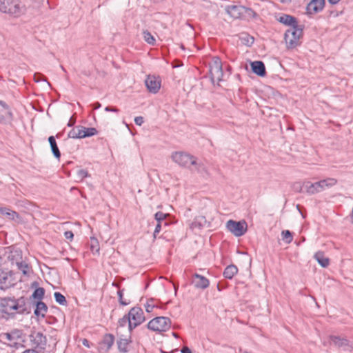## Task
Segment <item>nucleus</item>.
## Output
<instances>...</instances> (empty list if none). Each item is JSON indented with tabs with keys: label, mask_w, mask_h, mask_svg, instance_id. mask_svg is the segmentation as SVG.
I'll list each match as a JSON object with an SVG mask.
<instances>
[{
	"label": "nucleus",
	"mask_w": 353,
	"mask_h": 353,
	"mask_svg": "<svg viewBox=\"0 0 353 353\" xmlns=\"http://www.w3.org/2000/svg\"><path fill=\"white\" fill-rule=\"evenodd\" d=\"M0 312L6 320L15 319L17 314L25 315L31 312V307L24 296L18 299L3 297L0 299Z\"/></svg>",
	"instance_id": "nucleus-1"
},
{
	"label": "nucleus",
	"mask_w": 353,
	"mask_h": 353,
	"mask_svg": "<svg viewBox=\"0 0 353 353\" xmlns=\"http://www.w3.org/2000/svg\"><path fill=\"white\" fill-rule=\"evenodd\" d=\"M303 25H297L290 28L284 34V39L288 49H293L301 45L300 39L303 34Z\"/></svg>",
	"instance_id": "nucleus-2"
},
{
	"label": "nucleus",
	"mask_w": 353,
	"mask_h": 353,
	"mask_svg": "<svg viewBox=\"0 0 353 353\" xmlns=\"http://www.w3.org/2000/svg\"><path fill=\"white\" fill-rule=\"evenodd\" d=\"M0 11L18 17L26 12V8L17 0H0Z\"/></svg>",
	"instance_id": "nucleus-3"
},
{
	"label": "nucleus",
	"mask_w": 353,
	"mask_h": 353,
	"mask_svg": "<svg viewBox=\"0 0 353 353\" xmlns=\"http://www.w3.org/2000/svg\"><path fill=\"white\" fill-rule=\"evenodd\" d=\"M210 75L213 83L216 81L218 83L223 80V72L221 60L218 57H214L212 62L209 64Z\"/></svg>",
	"instance_id": "nucleus-4"
},
{
	"label": "nucleus",
	"mask_w": 353,
	"mask_h": 353,
	"mask_svg": "<svg viewBox=\"0 0 353 353\" xmlns=\"http://www.w3.org/2000/svg\"><path fill=\"white\" fill-rule=\"evenodd\" d=\"M148 328L155 332H162L168 330L171 326V321L168 317L158 316L150 321Z\"/></svg>",
	"instance_id": "nucleus-5"
},
{
	"label": "nucleus",
	"mask_w": 353,
	"mask_h": 353,
	"mask_svg": "<svg viewBox=\"0 0 353 353\" xmlns=\"http://www.w3.org/2000/svg\"><path fill=\"white\" fill-rule=\"evenodd\" d=\"M171 157L174 162L183 168H190V164H196V157L185 152H174Z\"/></svg>",
	"instance_id": "nucleus-6"
},
{
	"label": "nucleus",
	"mask_w": 353,
	"mask_h": 353,
	"mask_svg": "<svg viewBox=\"0 0 353 353\" xmlns=\"http://www.w3.org/2000/svg\"><path fill=\"white\" fill-rule=\"evenodd\" d=\"M130 321V333L140 325L144 321L145 316L143 310L140 307H134L128 313Z\"/></svg>",
	"instance_id": "nucleus-7"
},
{
	"label": "nucleus",
	"mask_w": 353,
	"mask_h": 353,
	"mask_svg": "<svg viewBox=\"0 0 353 353\" xmlns=\"http://www.w3.org/2000/svg\"><path fill=\"white\" fill-rule=\"evenodd\" d=\"M30 341L34 350L37 349L39 352L44 351L47 345L46 336L41 332L31 330L29 335Z\"/></svg>",
	"instance_id": "nucleus-8"
},
{
	"label": "nucleus",
	"mask_w": 353,
	"mask_h": 353,
	"mask_svg": "<svg viewBox=\"0 0 353 353\" xmlns=\"http://www.w3.org/2000/svg\"><path fill=\"white\" fill-rule=\"evenodd\" d=\"M9 259L12 264L15 263L18 270L21 271L23 275H29L30 267L26 262L21 260L22 255L21 250H15L12 252L11 254L9 256Z\"/></svg>",
	"instance_id": "nucleus-9"
},
{
	"label": "nucleus",
	"mask_w": 353,
	"mask_h": 353,
	"mask_svg": "<svg viewBox=\"0 0 353 353\" xmlns=\"http://www.w3.org/2000/svg\"><path fill=\"white\" fill-rule=\"evenodd\" d=\"M226 227L236 236H243L247 230V223L245 221L229 220L226 223Z\"/></svg>",
	"instance_id": "nucleus-10"
},
{
	"label": "nucleus",
	"mask_w": 353,
	"mask_h": 353,
	"mask_svg": "<svg viewBox=\"0 0 353 353\" xmlns=\"http://www.w3.org/2000/svg\"><path fill=\"white\" fill-rule=\"evenodd\" d=\"M329 339L330 343L339 349L344 351H351L353 349V343L345 337L331 335Z\"/></svg>",
	"instance_id": "nucleus-11"
},
{
	"label": "nucleus",
	"mask_w": 353,
	"mask_h": 353,
	"mask_svg": "<svg viewBox=\"0 0 353 353\" xmlns=\"http://www.w3.org/2000/svg\"><path fill=\"white\" fill-rule=\"evenodd\" d=\"M16 281L12 271L0 270V289L5 290L14 285Z\"/></svg>",
	"instance_id": "nucleus-12"
},
{
	"label": "nucleus",
	"mask_w": 353,
	"mask_h": 353,
	"mask_svg": "<svg viewBox=\"0 0 353 353\" xmlns=\"http://www.w3.org/2000/svg\"><path fill=\"white\" fill-rule=\"evenodd\" d=\"M23 331L21 330L14 329L10 332L2 333L0 334V337L3 340H6L9 342L10 346H14L18 343L17 341L21 339L23 336Z\"/></svg>",
	"instance_id": "nucleus-13"
},
{
	"label": "nucleus",
	"mask_w": 353,
	"mask_h": 353,
	"mask_svg": "<svg viewBox=\"0 0 353 353\" xmlns=\"http://www.w3.org/2000/svg\"><path fill=\"white\" fill-rule=\"evenodd\" d=\"M14 119V115L6 102L0 101V122L3 123H11Z\"/></svg>",
	"instance_id": "nucleus-14"
},
{
	"label": "nucleus",
	"mask_w": 353,
	"mask_h": 353,
	"mask_svg": "<svg viewBox=\"0 0 353 353\" xmlns=\"http://www.w3.org/2000/svg\"><path fill=\"white\" fill-rule=\"evenodd\" d=\"M325 2V0H312L306 6L307 14L312 15L323 10Z\"/></svg>",
	"instance_id": "nucleus-15"
},
{
	"label": "nucleus",
	"mask_w": 353,
	"mask_h": 353,
	"mask_svg": "<svg viewBox=\"0 0 353 353\" xmlns=\"http://www.w3.org/2000/svg\"><path fill=\"white\" fill-rule=\"evenodd\" d=\"M300 191H303L310 195H312L322 192V190L321 188V183H319V181L315 183L305 181L303 183L302 186L301 187Z\"/></svg>",
	"instance_id": "nucleus-16"
},
{
	"label": "nucleus",
	"mask_w": 353,
	"mask_h": 353,
	"mask_svg": "<svg viewBox=\"0 0 353 353\" xmlns=\"http://www.w3.org/2000/svg\"><path fill=\"white\" fill-rule=\"evenodd\" d=\"M192 283L196 289L205 290L209 287L210 281L204 276L194 273Z\"/></svg>",
	"instance_id": "nucleus-17"
},
{
	"label": "nucleus",
	"mask_w": 353,
	"mask_h": 353,
	"mask_svg": "<svg viewBox=\"0 0 353 353\" xmlns=\"http://www.w3.org/2000/svg\"><path fill=\"white\" fill-rule=\"evenodd\" d=\"M145 83L149 92L154 94L157 93L161 88V81L154 76L148 75Z\"/></svg>",
	"instance_id": "nucleus-18"
},
{
	"label": "nucleus",
	"mask_w": 353,
	"mask_h": 353,
	"mask_svg": "<svg viewBox=\"0 0 353 353\" xmlns=\"http://www.w3.org/2000/svg\"><path fill=\"white\" fill-rule=\"evenodd\" d=\"M0 214L10 221L21 222L22 218L18 212L7 207H0Z\"/></svg>",
	"instance_id": "nucleus-19"
},
{
	"label": "nucleus",
	"mask_w": 353,
	"mask_h": 353,
	"mask_svg": "<svg viewBox=\"0 0 353 353\" xmlns=\"http://www.w3.org/2000/svg\"><path fill=\"white\" fill-rule=\"evenodd\" d=\"M243 6L238 5L228 6L225 10L234 19H243Z\"/></svg>",
	"instance_id": "nucleus-20"
},
{
	"label": "nucleus",
	"mask_w": 353,
	"mask_h": 353,
	"mask_svg": "<svg viewBox=\"0 0 353 353\" xmlns=\"http://www.w3.org/2000/svg\"><path fill=\"white\" fill-rule=\"evenodd\" d=\"M252 71L259 77H263L266 75L265 66L263 61H255L251 63Z\"/></svg>",
	"instance_id": "nucleus-21"
},
{
	"label": "nucleus",
	"mask_w": 353,
	"mask_h": 353,
	"mask_svg": "<svg viewBox=\"0 0 353 353\" xmlns=\"http://www.w3.org/2000/svg\"><path fill=\"white\" fill-rule=\"evenodd\" d=\"M278 21L284 25L290 26V28L298 25L296 17L286 14H283L280 16Z\"/></svg>",
	"instance_id": "nucleus-22"
},
{
	"label": "nucleus",
	"mask_w": 353,
	"mask_h": 353,
	"mask_svg": "<svg viewBox=\"0 0 353 353\" xmlns=\"http://www.w3.org/2000/svg\"><path fill=\"white\" fill-rule=\"evenodd\" d=\"M48 312V307L46 304L42 301H37L36 303V307L34 311L35 316L44 318Z\"/></svg>",
	"instance_id": "nucleus-23"
},
{
	"label": "nucleus",
	"mask_w": 353,
	"mask_h": 353,
	"mask_svg": "<svg viewBox=\"0 0 353 353\" xmlns=\"http://www.w3.org/2000/svg\"><path fill=\"white\" fill-rule=\"evenodd\" d=\"M132 342L131 337L129 336L128 339H122L120 338L117 342V347L120 352L121 353H127L128 352V345Z\"/></svg>",
	"instance_id": "nucleus-24"
},
{
	"label": "nucleus",
	"mask_w": 353,
	"mask_h": 353,
	"mask_svg": "<svg viewBox=\"0 0 353 353\" xmlns=\"http://www.w3.org/2000/svg\"><path fill=\"white\" fill-rule=\"evenodd\" d=\"M314 258L323 268H327L329 265V259L325 256L324 252L322 251H318L315 253Z\"/></svg>",
	"instance_id": "nucleus-25"
},
{
	"label": "nucleus",
	"mask_w": 353,
	"mask_h": 353,
	"mask_svg": "<svg viewBox=\"0 0 353 353\" xmlns=\"http://www.w3.org/2000/svg\"><path fill=\"white\" fill-rule=\"evenodd\" d=\"M48 142L50 143V149H51V151H52L54 157L56 159H59L61 157V152L57 146V142L55 140V137L54 136H50L48 137Z\"/></svg>",
	"instance_id": "nucleus-26"
},
{
	"label": "nucleus",
	"mask_w": 353,
	"mask_h": 353,
	"mask_svg": "<svg viewBox=\"0 0 353 353\" xmlns=\"http://www.w3.org/2000/svg\"><path fill=\"white\" fill-rule=\"evenodd\" d=\"M238 272V268L235 265H228L223 271V276L225 279H232Z\"/></svg>",
	"instance_id": "nucleus-27"
},
{
	"label": "nucleus",
	"mask_w": 353,
	"mask_h": 353,
	"mask_svg": "<svg viewBox=\"0 0 353 353\" xmlns=\"http://www.w3.org/2000/svg\"><path fill=\"white\" fill-rule=\"evenodd\" d=\"M321 183V188L322 191L326 188H330L336 184L337 180L334 178H327L319 181Z\"/></svg>",
	"instance_id": "nucleus-28"
},
{
	"label": "nucleus",
	"mask_w": 353,
	"mask_h": 353,
	"mask_svg": "<svg viewBox=\"0 0 353 353\" xmlns=\"http://www.w3.org/2000/svg\"><path fill=\"white\" fill-rule=\"evenodd\" d=\"M114 342V336L112 334H105L103 336L102 344L106 346V350H109L112 347Z\"/></svg>",
	"instance_id": "nucleus-29"
},
{
	"label": "nucleus",
	"mask_w": 353,
	"mask_h": 353,
	"mask_svg": "<svg viewBox=\"0 0 353 353\" xmlns=\"http://www.w3.org/2000/svg\"><path fill=\"white\" fill-rule=\"evenodd\" d=\"M239 38L242 43L247 46H251L254 41V37L246 33H242Z\"/></svg>",
	"instance_id": "nucleus-30"
},
{
	"label": "nucleus",
	"mask_w": 353,
	"mask_h": 353,
	"mask_svg": "<svg viewBox=\"0 0 353 353\" xmlns=\"http://www.w3.org/2000/svg\"><path fill=\"white\" fill-rule=\"evenodd\" d=\"M44 295H45L44 288H38L36 290H34V291L33 292V293L31 295V298H32L33 299H35V300L37 299L38 301H41L43 299Z\"/></svg>",
	"instance_id": "nucleus-31"
},
{
	"label": "nucleus",
	"mask_w": 353,
	"mask_h": 353,
	"mask_svg": "<svg viewBox=\"0 0 353 353\" xmlns=\"http://www.w3.org/2000/svg\"><path fill=\"white\" fill-rule=\"evenodd\" d=\"M196 159H197L196 158V164H190V165L194 166V170L199 173H201V174L207 173L208 170H207V168L205 167V165L201 161L198 162L196 161Z\"/></svg>",
	"instance_id": "nucleus-32"
},
{
	"label": "nucleus",
	"mask_w": 353,
	"mask_h": 353,
	"mask_svg": "<svg viewBox=\"0 0 353 353\" xmlns=\"http://www.w3.org/2000/svg\"><path fill=\"white\" fill-rule=\"evenodd\" d=\"M243 18L254 19L256 17V13L250 8L243 6Z\"/></svg>",
	"instance_id": "nucleus-33"
},
{
	"label": "nucleus",
	"mask_w": 353,
	"mask_h": 353,
	"mask_svg": "<svg viewBox=\"0 0 353 353\" xmlns=\"http://www.w3.org/2000/svg\"><path fill=\"white\" fill-rule=\"evenodd\" d=\"M54 297L57 303L61 305H65L67 304V301L64 295H63L61 292H55L54 293Z\"/></svg>",
	"instance_id": "nucleus-34"
},
{
	"label": "nucleus",
	"mask_w": 353,
	"mask_h": 353,
	"mask_svg": "<svg viewBox=\"0 0 353 353\" xmlns=\"http://www.w3.org/2000/svg\"><path fill=\"white\" fill-rule=\"evenodd\" d=\"M144 40L149 44L153 45L155 43V39L148 30L143 32Z\"/></svg>",
	"instance_id": "nucleus-35"
},
{
	"label": "nucleus",
	"mask_w": 353,
	"mask_h": 353,
	"mask_svg": "<svg viewBox=\"0 0 353 353\" xmlns=\"http://www.w3.org/2000/svg\"><path fill=\"white\" fill-rule=\"evenodd\" d=\"M282 239L285 241L287 243H290L292 242L293 239L292 234L289 230H283L281 233Z\"/></svg>",
	"instance_id": "nucleus-36"
},
{
	"label": "nucleus",
	"mask_w": 353,
	"mask_h": 353,
	"mask_svg": "<svg viewBox=\"0 0 353 353\" xmlns=\"http://www.w3.org/2000/svg\"><path fill=\"white\" fill-rule=\"evenodd\" d=\"M98 131L95 128H85V132L83 134L85 138L90 137L92 136L97 134Z\"/></svg>",
	"instance_id": "nucleus-37"
},
{
	"label": "nucleus",
	"mask_w": 353,
	"mask_h": 353,
	"mask_svg": "<svg viewBox=\"0 0 353 353\" xmlns=\"http://www.w3.org/2000/svg\"><path fill=\"white\" fill-rule=\"evenodd\" d=\"M15 205L18 208L28 209L29 206L30 205V203L26 199L17 200L15 202Z\"/></svg>",
	"instance_id": "nucleus-38"
},
{
	"label": "nucleus",
	"mask_w": 353,
	"mask_h": 353,
	"mask_svg": "<svg viewBox=\"0 0 353 353\" xmlns=\"http://www.w3.org/2000/svg\"><path fill=\"white\" fill-rule=\"evenodd\" d=\"M130 317H129L128 314H127L119 320L118 323H119V326H121V327H124L128 323V330H130Z\"/></svg>",
	"instance_id": "nucleus-39"
},
{
	"label": "nucleus",
	"mask_w": 353,
	"mask_h": 353,
	"mask_svg": "<svg viewBox=\"0 0 353 353\" xmlns=\"http://www.w3.org/2000/svg\"><path fill=\"white\" fill-rule=\"evenodd\" d=\"M167 216H168V214H165L162 212L159 211L156 212V214H154V218L157 220V223H161L165 219Z\"/></svg>",
	"instance_id": "nucleus-40"
},
{
	"label": "nucleus",
	"mask_w": 353,
	"mask_h": 353,
	"mask_svg": "<svg viewBox=\"0 0 353 353\" xmlns=\"http://www.w3.org/2000/svg\"><path fill=\"white\" fill-rule=\"evenodd\" d=\"M156 307L157 306L154 303V300L152 299H150L145 305V310L148 313L152 312L153 309Z\"/></svg>",
	"instance_id": "nucleus-41"
},
{
	"label": "nucleus",
	"mask_w": 353,
	"mask_h": 353,
	"mask_svg": "<svg viewBox=\"0 0 353 353\" xmlns=\"http://www.w3.org/2000/svg\"><path fill=\"white\" fill-rule=\"evenodd\" d=\"M123 289L119 290L117 292L119 296V303L122 305H128V304H130V301H126L125 300L123 299Z\"/></svg>",
	"instance_id": "nucleus-42"
},
{
	"label": "nucleus",
	"mask_w": 353,
	"mask_h": 353,
	"mask_svg": "<svg viewBox=\"0 0 353 353\" xmlns=\"http://www.w3.org/2000/svg\"><path fill=\"white\" fill-rule=\"evenodd\" d=\"M78 132V129H77V126L74 128L73 129H72L69 132H68V138H72V139H79V132Z\"/></svg>",
	"instance_id": "nucleus-43"
},
{
	"label": "nucleus",
	"mask_w": 353,
	"mask_h": 353,
	"mask_svg": "<svg viewBox=\"0 0 353 353\" xmlns=\"http://www.w3.org/2000/svg\"><path fill=\"white\" fill-rule=\"evenodd\" d=\"M34 80L37 83L40 82L41 81L47 82V79H46V77L43 74L39 73V72L34 73Z\"/></svg>",
	"instance_id": "nucleus-44"
},
{
	"label": "nucleus",
	"mask_w": 353,
	"mask_h": 353,
	"mask_svg": "<svg viewBox=\"0 0 353 353\" xmlns=\"http://www.w3.org/2000/svg\"><path fill=\"white\" fill-rule=\"evenodd\" d=\"M77 178L80 180H83L84 178L88 176V172L84 169H81L77 171Z\"/></svg>",
	"instance_id": "nucleus-45"
},
{
	"label": "nucleus",
	"mask_w": 353,
	"mask_h": 353,
	"mask_svg": "<svg viewBox=\"0 0 353 353\" xmlns=\"http://www.w3.org/2000/svg\"><path fill=\"white\" fill-rule=\"evenodd\" d=\"M77 129H78V132L79 135V139H83V138H85V137L83 135L85 132V126H83V125H78L77 126Z\"/></svg>",
	"instance_id": "nucleus-46"
},
{
	"label": "nucleus",
	"mask_w": 353,
	"mask_h": 353,
	"mask_svg": "<svg viewBox=\"0 0 353 353\" xmlns=\"http://www.w3.org/2000/svg\"><path fill=\"white\" fill-rule=\"evenodd\" d=\"M161 230V223H157L156 225L154 233H153V237L154 239H156L157 235L160 232Z\"/></svg>",
	"instance_id": "nucleus-47"
},
{
	"label": "nucleus",
	"mask_w": 353,
	"mask_h": 353,
	"mask_svg": "<svg viewBox=\"0 0 353 353\" xmlns=\"http://www.w3.org/2000/svg\"><path fill=\"white\" fill-rule=\"evenodd\" d=\"M64 236L65 237V239L72 241L73 239V237H74V234L70 230L65 231L64 232Z\"/></svg>",
	"instance_id": "nucleus-48"
},
{
	"label": "nucleus",
	"mask_w": 353,
	"mask_h": 353,
	"mask_svg": "<svg viewBox=\"0 0 353 353\" xmlns=\"http://www.w3.org/2000/svg\"><path fill=\"white\" fill-rule=\"evenodd\" d=\"M94 242H95V244H92L91 245V250L93 252H99V246L98 241H97V239H94Z\"/></svg>",
	"instance_id": "nucleus-49"
},
{
	"label": "nucleus",
	"mask_w": 353,
	"mask_h": 353,
	"mask_svg": "<svg viewBox=\"0 0 353 353\" xmlns=\"http://www.w3.org/2000/svg\"><path fill=\"white\" fill-rule=\"evenodd\" d=\"M143 121H144L143 118L141 116L136 117L134 118V122H135L136 125H139V126L143 124Z\"/></svg>",
	"instance_id": "nucleus-50"
},
{
	"label": "nucleus",
	"mask_w": 353,
	"mask_h": 353,
	"mask_svg": "<svg viewBox=\"0 0 353 353\" xmlns=\"http://www.w3.org/2000/svg\"><path fill=\"white\" fill-rule=\"evenodd\" d=\"M105 110L107 112H119V109H117L115 107H112V106H107L105 108Z\"/></svg>",
	"instance_id": "nucleus-51"
},
{
	"label": "nucleus",
	"mask_w": 353,
	"mask_h": 353,
	"mask_svg": "<svg viewBox=\"0 0 353 353\" xmlns=\"http://www.w3.org/2000/svg\"><path fill=\"white\" fill-rule=\"evenodd\" d=\"M75 122H76L75 117H74V115H72L70 117V119L68 123V126H69V127L73 126L75 124Z\"/></svg>",
	"instance_id": "nucleus-52"
},
{
	"label": "nucleus",
	"mask_w": 353,
	"mask_h": 353,
	"mask_svg": "<svg viewBox=\"0 0 353 353\" xmlns=\"http://www.w3.org/2000/svg\"><path fill=\"white\" fill-rule=\"evenodd\" d=\"M181 352V353H192L191 350L187 346L183 347Z\"/></svg>",
	"instance_id": "nucleus-53"
},
{
	"label": "nucleus",
	"mask_w": 353,
	"mask_h": 353,
	"mask_svg": "<svg viewBox=\"0 0 353 353\" xmlns=\"http://www.w3.org/2000/svg\"><path fill=\"white\" fill-rule=\"evenodd\" d=\"M22 353H39V352L34 349H28L23 351Z\"/></svg>",
	"instance_id": "nucleus-54"
},
{
	"label": "nucleus",
	"mask_w": 353,
	"mask_h": 353,
	"mask_svg": "<svg viewBox=\"0 0 353 353\" xmlns=\"http://www.w3.org/2000/svg\"><path fill=\"white\" fill-rule=\"evenodd\" d=\"M89 343H90V342H89V341H88V339H84L83 340V341H82V344H83L84 346L88 347H90V345H89Z\"/></svg>",
	"instance_id": "nucleus-55"
},
{
	"label": "nucleus",
	"mask_w": 353,
	"mask_h": 353,
	"mask_svg": "<svg viewBox=\"0 0 353 353\" xmlns=\"http://www.w3.org/2000/svg\"><path fill=\"white\" fill-rule=\"evenodd\" d=\"M201 226V225L200 223H198L196 221L192 222V225H191L192 228H196V227L200 228Z\"/></svg>",
	"instance_id": "nucleus-56"
},
{
	"label": "nucleus",
	"mask_w": 353,
	"mask_h": 353,
	"mask_svg": "<svg viewBox=\"0 0 353 353\" xmlns=\"http://www.w3.org/2000/svg\"><path fill=\"white\" fill-rule=\"evenodd\" d=\"M101 106V103L99 102H96L93 104V108L94 109H99L100 108Z\"/></svg>",
	"instance_id": "nucleus-57"
},
{
	"label": "nucleus",
	"mask_w": 353,
	"mask_h": 353,
	"mask_svg": "<svg viewBox=\"0 0 353 353\" xmlns=\"http://www.w3.org/2000/svg\"><path fill=\"white\" fill-rule=\"evenodd\" d=\"M340 0H328L329 3L331 4H336Z\"/></svg>",
	"instance_id": "nucleus-58"
},
{
	"label": "nucleus",
	"mask_w": 353,
	"mask_h": 353,
	"mask_svg": "<svg viewBox=\"0 0 353 353\" xmlns=\"http://www.w3.org/2000/svg\"><path fill=\"white\" fill-rule=\"evenodd\" d=\"M172 336L176 339L179 338V334L176 332H172Z\"/></svg>",
	"instance_id": "nucleus-59"
},
{
	"label": "nucleus",
	"mask_w": 353,
	"mask_h": 353,
	"mask_svg": "<svg viewBox=\"0 0 353 353\" xmlns=\"http://www.w3.org/2000/svg\"><path fill=\"white\" fill-rule=\"evenodd\" d=\"M281 1L282 3H286L288 1V0H281ZM289 1H290V0H289Z\"/></svg>",
	"instance_id": "nucleus-60"
},
{
	"label": "nucleus",
	"mask_w": 353,
	"mask_h": 353,
	"mask_svg": "<svg viewBox=\"0 0 353 353\" xmlns=\"http://www.w3.org/2000/svg\"><path fill=\"white\" fill-rule=\"evenodd\" d=\"M56 137H57V138H59V137H60V134H59V133H58V134L56 135Z\"/></svg>",
	"instance_id": "nucleus-61"
},
{
	"label": "nucleus",
	"mask_w": 353,
	"mask_h": 353,
	"mask_svg": "<svg viewBox=\"0 0 353 353\" xmlns=\"http://www.w3.org/2000/svg\"><path fill=\"white\" fill-rule=\"evenodd\" d=\"M34 1H36V2H39L41 0H33Z\"/></svg>",
	"instance_id": "nucleus-62"
}]
</instances>
